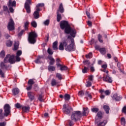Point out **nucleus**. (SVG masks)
Here are the masks:
<instances>
[{
  "mask_svg": "<svg viewBox=\"0 0 126 126\" xmlns=\"http://www.w3.org/2000/svg\"><path fill=\"white\" fill-rule=\"evenodd\" d=\"M48 59H49V60L50 61L49 62V64L50 65H54L55 61V59L53 58V56L49 55L48 56Z\"/></svg>",
  "mask_w": 126,
  "mask_h": 126,
  "instance_id": "obj_18",
  "label": "nucleus"
},
{
  "mask_svg": "<svg viewBox=\"0 0 126 126\" xmlns=\"http://www.w3.org/2000/svg\"><path fill=\"white\" fill-rule=\"evenodd\" d=\"M103 109L104 111H105L106 114H109V113L110 112V107H109V106L104 105Z\"/></svg>",
  "mask_w": 126,
  "mask_h": 126,
  "instance_id": "obj_24",
  "label": "nucleus"
},
{
  "mask_svg": "<svg viewBox=\"0 0 126 126\" xmlns=\"http://www.w3.org/2000/svg\"><path fill=\"white\" fill-rule=\"evenodd\" d=\"M30 110V107H29V106H22V111L23 112V113H28V112H29V111Z\"/></svg>",
  "mask_w": 126,
  "mask_h": 126,
  "instance_id": "obj_19",
  "label": "nucleus"
},
{
  "mask_svg": "<svg viewBox=\"0 0 126 126\" xmlns=\"http://www.w3.org/2000/svg\"><path fill=\"white\" fill-rule=\"evenodd\" d=\"M81 117V112L80 111H76L72 112L71 115V119L74 122H77L80 120Z\"/></svg>",
  "mask_w": 126,
  "mask_h": 126,
  "instance_id": "obj_6",
  "label": "nucleus"
},
{
  "mask_svg": "<svg viewBox=\"0 0 126 126\" xmlns=\"http://www.w3.org/2000/svg\"><path fill=\"white\" fill-rule=\"evenodd\" d=\"M25 32V31L24 30H22L18 34V37H21V36H22L23 35V33Z\"/></svg>",
  "mask_w": 126,
  "mask_h": 126,
  "instance_id": "obj_53",
  "label": "nucleus"
},
{
  "mask_svg": "<svg viewBox=\"0 0 126 126\" xmlns=\"http://www.w3.org/2000/svg\"><path fill=\"white\" fill-rule=\"evenodd\" d=\"M72 108L69 105H66L65 104L63 105V111L64 114L69 115L72 112Z\"/></svg>",
  "mask_w": 126,
  "mask_h": 126,
  "instance_id": "obj_9",
  "label": "nucleus"
},
{
  "mask_svg": "<svg viewBox=\"0 0 126 126\" xmlns=\"http://www.w3.org/2000/svg\"><path fill=\"white\" fill-rule=\"evenodd\" d=\"M43 24L44 25L48 26L49 24H50V20H46L44 22Z\"/></svg>",
  "mask_w": 126,
  "mask_h": 126,
  "instance_id": "obj_54",
  "label": "nucleus"
},
{
  "mask_svg": "<svg viewBox=\"0 0 126 126\" xmlns=\"http://www.w3.org/2000/svg\"><path fill=\"white\" fill-rule=\"evenodd\" d=\"M73 42L74 40L73 39L71 40V44L67 45L68 40H66L63 41V42L60 43V44L59 46V49L60 51H63V50H64V47H65V50L67 52H73V51H75V45Z\"/></svg>",
  "mask_w": 126,
  "mask_h": 126,
  "instance_id": "obj_1",
  "label": "nucleus"
},
{
  "mask_svg": "<svg viewBox=\"0 0 126 126\" xmlns=\"http://www.w3.org/2000/svg\"><path fill=\"white\" fill-rule=\"evenodd\" d=\"M28 26H29V22L27 21L24 23V28L25 30H27L28 29Z\"/></svg>",
  "mask_w": 126,
  "mask_h": 126,
  "instance_id": "obj_38",
  "label": "nucleus"
},
{
  "mask_svg": "<svg viewBox=\"0 0 126 126\" xmlns=\"http://www.w3.org/2000/svg\"><path fill=\"white\" fill-rule=\"evenodd\" d=\"M4 113H2L3 110L2 109H0V120H2L4 119V117H8L9 114H10V105L8 104H6L4 105Z\"/></svg>",
  "mask_w": 126,
  "mask_h": 126,
  "instance_id": "obj_4",
  "label": "nucleus"
},
{
  "mask_svg": "<svg viewBox=\"0 0 126 126\" xmlns=\"http://www.w3.org/2000/svg\"><path fill=\"white\" fill-rule=\"evenodd\" d=\"M31 25L34 28H36V27H37V23H36L35 21H33L32 22Z\"/></svg>",
  "mask_w": 126,
  "mask_h": 126,
  "instance_id": "obj_43",
  "label": "nucleus"
},
{
  "mask_svg": "<svg viewBox=\"0 0 126 126\" xmlns=\"http://www.w3.org/2000/svg\"><path fill=\"white\" fill-rule=\"evenodd\" d=\"M13 95H17L19 93V89L18 88H14L12 90Z\"/></svg>",
  "mask_w": 126,
  "mask_h": 126,
  "instance_id": "obj_22",
  "label": "nucleus"
},
{
  "mask_svg": "<svg viewBox=\"0 0 126 126\" xmlns=\"http://www.w3.org/2000/svg\"><path fill=\"white\" fill-rule=\"evenodd\" d=\"M20 57L19 56H15L14 55H10V54H8L6 56L5 58L4 59V63H10L13 64V63H15V62H20Z\"/></svg>",
  "mask_w": 126,
  "mask_h": 126,
  "instance_id": "obj_2",
  "label": "nucleus"
},
{
  "mask_svg": "<svg viewBox=\"0 0 126 126\" xmlns=\"http://www.w3.org/2000/svg\"><path fill=\"white\" fill-rule=\"evenodd\" d=\"M17 57H19L20 56H21L22 55V51L21 50H19L17 51V54H16Z\"/></svg>",
  "mask_w": 126,
  "mask_h": 126,
  "instance_id": "obj_55",
  "label": "nucleus"
},
{
  "mask_svg": "<svg viewBox=\"0 0 126 126\" xmlns=\"http://www.w3.org/2000/svg\"><path fill=\"white\" fill-rule=\"evenodd\" d=\"M92 53L90 52L88 55H86V58L87 59H91V58H92Z\"/></svg>",
  "mask_w": 126,
  "mask_h": 126,
  "instance_id": "obj_48",
  "label": "nucleus"
},
{
  "mask_svg": "<svg viewBox=\"0 0 126 126\" xmlns=\"http://www.w3.org/2000/svg\"><path fill=\"white\" fill-rule=\"evenodd\" d=\"M47 53L49 55H53L54 54V51H53L51 48H48Z\"/></svg>",
  "mask_w": 126,
  "mask_h": 126,
  "instance_id": "obj_41",
  "label": "nucleus"
},
{
  "mask_svg": "<svg viewBox=\"0 0 126 126\" xmlns=\"http://www.w3.org/2000/svg\"><path fill=\"white\" fill-rule=\"evenodd\" d=\"M89 113V110L88 109V108L83 107L82 116H87V115H88Z\"/></svg>",
  "mask_w": 126,
  "mask_h": 126,
  "instance_id": "obj_17",
  "label": "nucleus"
},
{
  "mask_svg": "<svg viewBox=\"0 0 126 126\" xmlns=\"http://www.w3.org/2000/svg\"><path fill=\"white\" fill-rule=\"evenodd\" d=\"M13 42L10 40H8L6 42V46L7 47H11L12 46Z\"/></svg>",
  "mask_w": 126,
  "mask_h": 126,
  "instance_id": "obj_37",
  "label": "nucleus"
},
{
  "mask_svg": "<svg viewBox=\"0 0 126 126\" xmlns=\"http://www.w3.org/2000/svg\"><path fill=\"white\" fill-rule=\"evenodd\" d=\"M99 93H100V98L101 99H104L105 98V95L103 94L104 93L106 96H109L111 94V91L109 90L105 91L104 89L99 90Z\"/></svg>",
  "mask_w": 126,
  "mask_h": 126,
  "instance_id": "obj_11",
  "label": "nucleus"
},
{
  "mask_svg": "<svg viewBox=\"0 0 126 126\" xmlns=\"http://www.w3.org/2000/svg\"><path fill=\"white\" fill-rule=\"evenodd\" d=\"M32 87H33V86L29 85V86L27 87V90L28 91H30V90L32 89Z\"/></svg>",
  "mask_w": 126,
  "mask_h": 126,
  "instance_id": "obj_61",
  "label": "nucleus"
},
{
  "mask_svg": "<svg viewBox=\"0 0 126 126\" xmlns=\"http://www.w3.org/2000/svg\"><path fill=\"white\" fill-rule=\"evenodd\" d=\"M27 94L31 102H32V101L35 99V93L33 92H28Z\"/></svg>",
  "mask_w": 126,
  "mask_h": 126,
  "instance_id": "obj_15",
  "label": "nucleus"
},
{
  "mask_svg": "<svg viewBox=\"0 0 126 126\" xmlns=\"http://www.w3.org/2000/svg\"><path fill=\"white\" fill-rule=\"evenodd\" d=\"M38 37L37 33L35 32H32L29 34L28 40L31 44H35L36 43V39Z\"/></svg>",
  "mask_w": 126,
  "mask_h": 126,
  "instance_id": "obj_5",
  "label": "nucleus"
},
{
  "mask_svg": "<svg viewBox=\"0 0 126 126\" xmlns=\"http://www.w3.org/2000/svg\"><path fill=\"white\" fill-rule=\"evenodd\" d=\"M82 71L83 73H87L88 71H89V67H86V66H84V68H82Z\"/></svg>",
  "mask_w": 126,
  "mask_h": 126,
  "instance_id": "obj_25",
  "label": "nucleus"
},
{
  "mask_svg": "<svg viewBox=\"0 0 126 126\" xmlns=\"http://www.w3.org/2000/svg\"><path fill=\"white\" fill-rule=\"evenodd\" d=\"M99 51L102 55H105L106 54V48H100Z\"/></svg>",
  "mask_w": 126,
  "mask_h": 126,
  "instance_id": "obj_34",
  "label": "nucleus"
},
{
  "mask_svg": "<svg viewBox=\"0 0 126 126\" xmlns=\"http://www.w3.org/2000/svg\"><path fill=\"white\" fill-rule=\"evenodd\" d=\"M44 57L43 56H39L37 57V58L35 60V63H40L41 61L40 60L41 59H43Z\"/></svg>",
  "mask_w": 126,
  "mask_h": 126,
  "instance_id": "obj_23",
  "label": "nucleus"
},
{
  "mask_svg": "<svg viewBox=\"0 0 126 126\" xmlns=\"http://www.w3.org/2000/svg\"><path fill=\"white\" fill-rule=\"evenodd\" d=\"M7 5L9 11L11 13H13V12H14V9H13V7H15L16 6V1H15V0L12 1V0H9Z\"/></svg>",
  "mask_w": 126,
  "mask_h": 126,
  "instance_id": "obj_8",
  "label": "nucleus"
},
{
  "mask_svg": "<svg viewBox=\"0 0 126 126\" xmlns=\"http://www.w3.org/2000/svg\"><path fill=\"white\" fill-rule=\"evenodd\" d=\"M0 75H1V77H4V73L2 72V70L0 69Z\"/></svg>",
  "mask_w": 126,
  "mask_h": 126,
  "instance_id": "obj_62",
  "label": "nucleus"
},
{
  "mask_svg": "<svg viewBox=\"0 0 126 126\" xmlns=\"http://www.w3.org/2000/svg\"><path fill=\"white\" fill-rule=\"evenodd\" d=\"M61 60H60L59 58L56 59V65L57 66V67H59V66L62 65V64H61Z\"/></svg>",
  "mask_w": 126,
  "mask_h": 126,
  "instance_id": "obj_35",
  "label": "nucleus"
},
{
  "mask_svg": "<svg viewBox=\"0 0 126 126\" xmlns=\"http://www.w3.org/2000/svg\"><path fill=\"white\" fill-rule=\"evenodd\" d=\"M45 4H44V3H38L36 5V7H43V6H44Z\"/></svg>",
  "mask_w": 126,
  "mask_h": 126,
  "instance_id": "obj_56",
  "label": "nucleus"
},
{
  "mask_svg": "<svg viewBox=\"0 0 126 126\" xmlns=\"http://www.w3.org/2000/svg\"><path fill=\"white\" fill-rule=\"evenodd\" d=\"M53 50H58V41H56L53 43Z\"/></svg>",
  "mask_w": 126,
  "mask_h": 126,
  "instance_id": "obj_28",
  "label": "nucleus"
},
{
  "mask_svg": "<svg viewBox=\"0 0 126 126\" xmlns=\"http://www.w3.org/2000/svg\"><path fill=\"white\" fill-rule=\"evenodd\" d=\"M92 83H91L90 81H88L87 82V84L86 85V87H90L92 86Z\"/></svg>",
  "mask_w": 126,
  "mask_h": 126,
  "instance_id": "obj_49",
  "label": "nucleus"
},
{
  "mask_svg": "<svg viewBox=\"0 0 126 126\" xmlns=\"http://www.w3.org/2000/svg\"><path fill=\"white\" fill-rule=\"evenodd\" d=\"M102 79L103 81L108 83H112L113 82V80L109 74H104Z\"/></svg>",
  "mask_w": 126,
  "mask_h": 126,
  "instance_id": "obj_12",
  "label": "nucleus"
},
{
  "mask_svg": "<svg viewBox=\"0 0 126 126\" xmlns=\"http://www.w3.org/2000/svg\"><path fill=\"white\" fill-rule=\"evenodd\" d=\"M123 113L126 114V106H124L122 109Z\"/></svg>",
  "mask_w": 126,
  "mask_h": 126,
  "instance_id": "obj_64",
  "label": "nucleus"
},
{
  "mask_svg": "<svg viewBox=\"0 0 126 126\" xmlns=\"http://www.w3.org/2000/svg\"><path fill=\"white\" fill-rule=\"evenodd\" d=\"M68 122L69 126H73V125H74V123H73V121L71 120H68Z\"/></svg>",
  "mask_w": 126,
  "mask_h": 126,
  "instance_id": "obj_59",
  "label": "nucleus"
},
{
  "mask_svg": "<svg viewBox=\"0 0 126 126\" xmlns=\"http://www.w3.org/2000/svg\"><path fill=\"white\" fill-rule=\"evenodd\" d=\"M48 68L49 71H55V70H56V67L52 65H49L48 66Z\"/></svg>",
  "mask_w": 126,
  "mask_h": 126,
  "instance_id": "obj_29",
  "label": "nucleus"
},
{
  "mask_svg": "<svg viewBox=\"0 0 126 126\" xmlns=\"http://www.w3.org/2000/svg\"><path fill=\"white\" fill-rule=\"evenodd\" d=\"M0 66L1 68H7V65L5 64L3 62L0 63Z\"/></svg>",
  "mask_w": 126,
  "mask_h": 126,
  "instance_id": "obj_36",
  "label": "nucleus"
},
{
  "mask_svg": "<svg viewBox=\"0 0 126 126\" xmlns=\"http://www.w3.org/2000/svg\"><path fill=\"white\" fill-rule=\"evenodd\" d=\"M86 13L87 16L88 17L89 19H93V16H92V17L90 16V13L89 12L87 11L86 12Z\"/></svg>",
  "mask_w": 126,
  "mask_h": 126,
  "instance_id": "obj_50",
  "label": "nucleus"
},
{
  "mask_svg": "<svg viewBox=\"0 0 126 126\" xmlns=\"http://www.w3.org/2000/svg\"><path fill=\"white\" fill-rule=\"evenodd\" d=\"M6 126V123L5 122L0 123V126Z\"/></svg>",
  "mask_w": 126,
  "mask_h": 126,
  "instance_id": "obj_63",
  "label": "nucleus"
},
{
  "mask_svg": "<svg viewBox=\"0 0 126 126\" xmlns=\"http://www.w3.org/2000/svg\"><path fill=\"white\" fill-rule=\"evenodd\" d=\"M3 9L4 11H5L6 12L8 11V8L7 7V6L4 5L3 6Z\"/></svg>",
  "mask_w": 126,
  "mask_h": 126,
  "instance_id": "obj_58",
  "label": "nucleus"
},
{
  "mask_svg": "<svg viewBox=\"0 0 126 126\" xmlns=\"http://www.w3.org/2000/svg\"><path fill=\"white\" fill-rule=\"evenodd\" d=\"M68 26H69V24H68V22L66 21H62L60 22V27H61V29H62V30H63V29H65Z\"/></svg>",
  "mask_w": 126,
  "mask_h": 126,
  "instance_id": "obj_14",
  "label": "nucleus"
},
{
  "mask_svg": "<svg viewBox=\"0 0 126 126\" xmlns=\"http://www.w3.org/2000/svg\"><path fill=\"white\" fill-rule=\"evenodd\" d=\"M15 107L17 108V109H20V108H22V106L19 103H17L16 104H15Z\"/></svg>",
  "mask_w": 126,
  "mask_h": 126,
  "instance_id": "obj_51",
  "label": "nucleus"
},
{
  "mask_svg": "<svg viewBox=\"0 0 126 126\" xmlns=\"http://www.w3.org/2000/svg\"><path fill=\"white\" fill-rule=\"evenodd\" d=\"M56 77H57V78H58V79L60 80H62V79H63V76H62V74L59 73L56 74Z\"/></svg>",
  "mask_w": 126,
  "mask_h": 126,
  "instance_id": "obj_40",
  "label": "nucleus"
},
{
  "mask_svg": "<svg viewBox=\"0 0 126 126\" xmlns=\"http://www.w3.org/2000/svg\"><path fill=\"white\" fill-rule=\"evenodd\" d=\"M38 100L39 101H40V102H43V101H44L43 100V95L42 94H40L39 95V97H38Z\"/></svg>",
  "mask_w": 126,
  "mask_h": 126,
  "instance_id": "obj_57",
  "label": "nucleus"
},
{
  "mask_svg": "<svg viewBox=\"0 0 126 126\" xmlns=\"http://www.w3.org/2000/svg\"><path fill=\"white\" fill-rule=\"evenodd\" d=\"M0 55L2 58H4V56H5V53L4 52V51H2Z\"/></svg>",
  "mask_w": 126,
  "mask_h": 126,
  "instance_id": "obj_60",
  "label": "nucleus"
},
{
  "mask_svg": "<svg viewBox=\"0 0 126 126\" xmlns=\"http://www.w3.org/2000/svg\"><path fill=\"white\" fill-rule=\"evenodd\" d=\"M33 16L35 19H38V18L40 17V14H39V12L34 11L33 13Z\"/></svg>",
  "mask_w": 126,
  "mask_h": 126,
  "instance_id": "obj_26",
  "label": "nucleus"
},
{
  "mask_svg": "<svg viewBox=\"0 0 126 126\" xmlns=\"http://www.w3.org/2000/svg\"><path fill=\"white\" fill-rule=\"evenodd\" d=\"M57 21L58 22H60L61 20H62V15L59 13V12H57Z\"/></svg>",
  "mask_w": 126,
  "mask_h": 126,
  "instance_id": "obj_27",
  "label": "nucleus"
},
{
  "mask_svg": "<svg viewBox=\"0 0 126 126\" xmlns=\"http://www.w3.org/2000/svg\"><path fill=\"white\" fill-rule=\"evenodd\" d=\"M103 118V113L101 111H99L96 117L95 120V124L97 126H105L107 124V121L104 120L101 122V120Z\"/></svg>",
  "mask_w": 126,
  "mask_h": 126,
  "instance_id": "obj_3",
  "label": "nucleus"
},
{
  "mask_svg": "<svg viewBox=\"0 0 126 126\" xmlns=\"http://www.w3.org/2000/svg\"><path fill=\"white\" fill-rule=\"evenodd\" d=\"M51 83L52 86H56V85H57V84H58V83H59V82H57V80H56L55 79H53L51 80Z\"/></svg>",
  "mask_w": 126,
  "mask_h": 126,
  "instance_id": "obj_32",
  "label": "nucleus"
},
{
  "mask_svg": "<svg viewBox=\"0 0 126 126\" xmlns=\"http://www.w3.org/2000/svg\"><path fill=\"white\" fill-rule=\"evenodd\" d=\"M97 38L100 43H103V40H102V35H101V34H99L98 35Z\"/></svg>",
  "mask_w": 126,
  "mask_h": 126,
  "instance_id": "obj_45",
  "label": "nucleus"
},
{
  "mask_svg": "<svg viewBox=\"0 0 126 126\" xmlns=\"http://www.w3.org/2000/svg\"><path fill=\"white\" fill-rule=\"evenodd\" d=\"M59 67H60V70L62 71H63V70H67V69H68V67H67V66L62 64L59 66Z\"/></svg>",
  "mask_w": 126,
  "mask_h": 126,
  "instance_id": "obj_21",
  "label": "nucleus"
},
{
  "mask_svg": "<svg viewBox=\"0 0 126 126\" xmlns=\"http://www.w3.org/2000/svg\"><path fill=\"white\" fill-rule=\"evenodd\" d=\"M57 12H58V13H60V12H61V13H63V12H64V9H63V3L60 4L59 6V8L57 10Z\"/></svg>",
  "mask_w": 126,
  "mask_h": 126,
  "instance_id": "obj_20",
  "label": "nucleus"
},
{
  "mask_svg": "<svg viewBox=\"0 0 126 126\" xmlns=\"http://www.w3.org/2000/svg\"><path fill=\"white\" fill-rule=\"evenodd\" d=\"M78 95L80 97H82V96H84V92H83V91H79V93H78Z\"/></svg>",
  "mask_w": 126,
  "mask_h": 126,
  "instance_id": "obj_52",
  "label": "nucleus"
},
{
  "mask_svg": "<svg viewBox=\"0 0 126 126\" xmlns=\"http://www.w3.org/2000/svg\"><path fill=\"white\" fill-rule=\"evenodd\" d=\"M113 100H115L116 101H121L123 97L121 96H119L118 94H115L112 96Z\"/></svg>",
  "mask_w": 126,
  "mask_h": 126,
  "instance_id": "obj_16",
  "label": "nucleus"
},
{
  "mask_svg": "<svg viewBox=\"0 0 126 126\" xmlns=\"http://www.w3.org/2000/svg\"><path fill=\"white\" fill-rule=\"evenodd\" d=\"M92 112H93V113H97V112H99V108H93L92 109Z\"/></svg>",
  "mask_w": 126,
  "mask_h": 126,
  "instance_id": "obj_47",
  "label": "nucleus"
},
{
  "mask_svg": "<svg viewBox=\"0 0 126 126\" xmlns=\"http://www.w3.org/2000/svg\"><path fill=\"white\" fill-rule=\"evenodd\" d=\"M19 46V43L18 42H15L14 44V50L16 51V50H18Z\"/></svg>",
  "mask_w": 126,
  "mask_h": 126,
  "instance_id": "obj_30",
  "label": "nucleus"
},
{
  "mask_svg": "<svg viewBox=\"0 0 126 126\" xmlns=\"http://www.w3.org/2000/svg\"><path fill=\"white\" fill-rule=\"evenodd\" d=\"M85 95L86 96H87V97H89L90 99H92V95H91V94H90V93H89V92H86L85 93Z\"/></svg>",
  "mask_w": 126,
  "mask_h": 126,
  "instance_id": "obj_44",
  "label": "nucleus"
},
{
  "mask_svg": "<svg viewBox=\"0 0 126 126\" xmlns=\"http://www.w3.org/2000/svg\"><path fill=\"white\" fill-rule=\"evenodd\" d=\"M64 29V32L66 34H70V35L73 38L75 37V35L76 34V30L71 29V27H70L69 25L65 29Z\"/></svg>",
  "mask_w": 126,
  "mask_h": 126,
  "instance_id": "obj_7",
  "label": "nucleus"
},
{
  "mask_svg": "<svg viewBox=\"0 0 126 126\" xmlns=\"http://www.w3.org/2000/svg\"><path fill=\"white\" fill-rule=\"evenodd\" d=\"M121 124L122 126H126V119L123 117L121 119Z\"/></svg>",
  "mask_w": 126,
  "mask_h": 126,
  "instance_id": "obj_39",
  "label": "nucleus"
},
{
  "mask_svg": "<svg viewBox=\"0 0 126 126\" xmlns=\"http://www.w3.org/2000/svg\"><path fill=\"white\" fill-rule=\"evenodd\" d=\"M65 101H68L70 99V95L67 94H65L64 96Z\"/></svg>",
  "mask_w": 126,
  "mask_h": 126,
  "instance_id": "obj_31",
  "label": "nucleus"
},
{
  "mask_svg": "<svg viewBox=\"0 0 126 126\" xmlns=\"http://www.w3.org/2000/svg\"><path fill=\"white\" fill-rule=\"evenodd\" d=\"M14 21H13V20L12 19H10L9 22L8 23L7 25V29L9 30V31H13L14 29H15V28L14 27Z\"/></svg>",
  "mask_w": 126,
  "mask_h": 126,
  "instance_id": "obj_10",
  "label": "nucleus"
},
{
  "mask_svg": "<svg viewBox=\"0 0 126 126\" xmlns=\"http://www.w3.org/2000/svg\"><path fill=\"white\" fill-rule=\"evenodd\" d=\"M88 79L89 81H93V79H94V76L93 75L88 76Z\"/></svg>",
  "mask_w": 126,
  "mask_h": 126,
  "instance_id": "obj_42",
  "label": "nucleus"
},
{
  "mask_svg": "<svg viewBox=\"0 0 126 126\" xmlns=\"http://www.w3.org/2000/svg\"><path fill=\"white\" fill-rule=\"evenodd\" d=\"M30 4H31V0H26L25 3V8L27 11V13H30L31 10L30 9Z\"/></svg>",
  "mask_w": 126,
  "mask_h": 126,
  "instance_id": "obj_13",
  "label": "nucleus"
},
{
  "mask_svg": "<svg viewBox=\"0 0 126 126\" xmlns=\"http://www.w3.org/2000/svg\"><path fill=\"white\" fill-rule=\"evenodd\" d=\"M28 84L29 85H32L33 86V84H35V82H34V79H30L28 82Z\"/></svg>",
  "mask_w": 126,
  "mask_h": 126,
  "instance_id": "obj_33",
  "label": "nucleus"
},
{
  "mask_svg": "<svg viewBox=\"0 0 126 126\" xmlns=\"http://www.w3.org/2000/svg\"><path fill=\"white\" fill-rule=\"evenodd\" d=\"M83 63L85 65H87L88 66L90 65V62L89 61H85Z\"/></svg>",
  "mask_w": 126,
  "mask_h": 126,
  "instance_id": "obj_46",
  "label": "nucleus"
}]
</instances>
